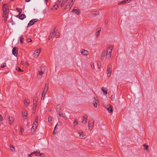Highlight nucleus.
I'll return each instance as SVG.
<instances>
[{
	"instance_id": "0e129e2a",
	"label": "nucleus",
	"mask_w": 157,
	"mask_h": 157,
	"mask_svg": "<svg viewBox=\"0 0 157 157\" xmlns=\"http://www.w3.org/2000/svg\"><path fill=\"white\" fill-rule=\"evenodd\" d=\"M31 0H25L26 2H29Z\"/></svg>"
},
{
	"instance_id": "13d9d810",
	"label": "nucleus",
	"mask_w": 157,
	"mask_h": 157,
	"mask_svg": "<svg viewBox=\"0 0 157 157\" xmlns=\"http://www.w3.org/2000/svg\"><path fill=\"white\" fill-rule=\"evenodd\" d=\"M60 1H59V0L57 2V3H56V4H58V5H59L60 4Z\"/></svg>"
},
{
	"instance_id": "bb28decb",
	"label": "nucleus",
	"mask_w": 157,
	"mask_h": 157,
	"mask_svg": "<svg viewBox=\"0 0 157 157\" xmlns=\"http://www.w3.org/2000/svg\"><path fill=\"white\" fill-rule=\"evenodd\" d=\"M94 100L95 101L93 102V104L94 105V106L95 107H97V103L96 102V101H97V100H96V99L94 97Z\"/></svg>"
},
{
	"instance_id": "4be33fe9",
	"label": "nucleus",
	"mask_w": 157,
	"mask_h": 157,
	"mask_svg": "<svg viewBox=\"0 0 157 157\" xmlns=\"http://www.w3.org/2000/svg\"><path fill=\"white\" fill-rule=\"evenodd\" d=\"M132 0H124L123 1L121 2L120 3H122V4H125V3H127L130 1H131Z\"/></svg>"
},
{
	"instance_id": "69168bd1",
	"label": "nucleus",
	"mask_w": 157,
	"mask_h": 157,
	"mask_svg": "<svg viewBox=\"0 0 157 157\" xmlns=\"http://www.w3.org/2000/svg\"><path fill=\"white\" fill-rule=\"evenodd\" d=\"M48 0H45V2H46V4H47V1Z\"/></svg>"
},
{
	"instance_id": "79ce46f5",
	"label": "nucleus",
	"mask_w": 157,
	"mask_h": 157,
	"mask_svg": "<svg viewBox=\"0 0 157 157\" xmlns=\"http://www.w3.org/2000/svg\"><path fill=\"white\" fill-rule=\"evenodd\" d=\"M144 150H147L148 149V146L147 145H146L145 144H144Z\"/></svg>"
},
{
	"instance_id": "680f3d73",
	"label": "nucleus",
	"mask_w": 157,
	"mask_h": 157,
	"mask_svg": "<svg viewBox=\"0 0 157 157\" xmlns=\"http://www.w3.org/2000/svg\"><path fill=\"white\" fill-rule=\"evenodd\" d=\"M16 10H17V11H18L19 10H20V8H18L17 7V8H16Z\"/></svg>"
},
{
	"instance_id": "de8ad7c7",
	"label": "nucleus",
	"mask_w": 157,
	"mask_h": 157,
	"mask_svg": "<svg viewBox=\"0 0 157 157\" xmlns=\"http://www.w3.org/2000/svg\"><path fill=\"white\" fill-rule=\"evenodd\" d=\"M47 91H46V90H44L43 91V95H45L46 92H47Z\"/></svg>"
},
{
	"instance_id": "5701e85b",
	"label": "nucleus",
	"mask_w": 157,
	"mask_h": 157,
	"mask_svg": "<svg viewBox=\"0 0 157 157\" xmlns=\"http://www.w3.org/2000/svg\"><path fill=\"white\" fill-rule=\"evenodd\" d=\"M52 31H53V32H52V33H50V36H49V37H48V40H50L51 38L52 37V36H53L54 33L55 31V29H53V30Z\"/></svg>"
},
{
	"instance_id": "5fc2aeb1",
	"label": "nucleus",
	"mask_w": 157,
	"mask_h": 157,
	"mask_svg": "<svg viewBox=\"0 0 157 157\" xmlns=\"http://www.w3.org/2000/svg\"><path fill=\"white\" fill-rule=\"evenodd\" d=\"M37 100H38V98H34V100L35 101V102H37Z\"/></svg>"
},
{
	"instance_id": "f03ea898",
	"label": "nucleus",
	"mask_w": 157,
	"mask_h": 157,
	"mask_svg": "<svg viewBox=\"0 0 157 157\" xmlns=\"http://www.w3.org/2000/svg\"><path fill=\"white\" fill-rule=\"evenodd\" d=\"M41 48H39L36 50L34 53L33 57L35 58H37L39 56Z\"/></svg>"
},
{
	"instance_id": "423d86ee",
	"label": "nucleus",
	"mask_w": 157,
	"mask_h": 157,
	"mask_svg": "<svg viewBox=\"0 0 157 157\" xmlns=\"http://www.w3.org/2000/svg\"><path fill=\"white\" fill-rule=\"evenodd\" d=\"M38 125V123H35V122H34L33 123V127H32L31 130L32 131L34 132L36 130Z\"/></svg>"
},
{
	"instance_id": "cd10ccee",
	"label": "nucleus",
	"mask_w": 157,
	"mask_h": 157,
	"mask_svg": "<svg viewBox=\"0 0 157 157\" xmlns=\"http://www.w3.org/2000/svg\"><path fill=\"white\" fill-rule=\"evenodd\" d=\"M71 8V7L70 6V5H69L68 4L67 5L65 8V10H67V9H69L67 10V11L69 10H70V9Z\"/></svg>"
},
{
	"instance_id": "09e8293b",
	"label": "nucleus",
	"mask_w": 157,
	"mask_h": 157,
	"mask_svg": "<svg viewBox=\"0 0 157 157\" xmlns=\"http://www.w3.org/2000/svg\"><path fill=\"white\" fill-rule=\"evenodd\" d=\"M52 121V118L51 117H50L48 118V121L49 122H50Z\"/></svg>"
},
{
	"instance_id": "4d7b16f0",
	"label": "nucleus",
	"mask_w": 157,
	"mask_h": 157,
	"mask_svg": "<svg viewBox=\"0 0 157 157\" xmlns=\"http://www.w3.org/2000/svg\"><path fill=\"white\" fill-rule=\"evenodd\" d=\"M2 116L0 115V121H2Z\"/></svg>"
},
{
	"instance_id": "a878e982",
	"label": "nucleus",
	"mask_w": 157,
	"mask_h": 157,
	"mask_svg": "<svg viewBox=\"0 0 157 157\" xmlns=\"http://www.w3.org/2000/svg\"><path fill=\"white\" fill-rule=\"evenodd\" d=\"M78 123V120L77 119H75L74 120V123H73V125H74V126H76L77 124Z\"/></svg>"
},
{
	"instance_id": "9d476101",
	"label": "nucleus",
	"mask_w": 157,
	"mask_h": 157,
	"mask_svg": "<svg viewBox=\"0 0 157 157\" xmlns=\"http://www.w3.org/2000/svg\"><path fill=\"white\" fill-rule=\"evenodd\" d=\"M80 52L84 55H87L88 54V52L87 50L84 49H81Z\"/></svg>"
},
{
	"instance_id": "473e14b6",
	"label": "nucleus",
	"mask_w": 157,
	"mask_h": 157,
	"mask_svg": "<svg viewBox=\"0 0 157 157\" xmlns=\"http://www.w3.org/2000/svg\"><path fill=\"white\" fill-rule=\"evenodd\" d=\"M20 41L21 43V44H22L24 41V38H23V37H22V36H20Z\"/></svg>"
},
{
	"instance_id": "c85d7f7f",
	"label": "nucleus",
	"mask_w": 157,
	"mask_h": 157,
	"mask_svg": "<svg viewBox=\"0 0 157 157\" xmlns=\"http://www.w3.org/2000/svg\"><path fill=\"white\" fill-rule=\"evenodd\" d=\"M102 91L103 92V94H106L107 93V90H105L103 87L102 88H101Z\"/></svg>"
},
{
	"instance_id": "a19ab883",
	"label": "nucleus",
	"mask_w": 157,
	"mask_h": 157,
	"mask_svg": "<svg viewBox=\"0 0 157 157\" xmlns=\"http://www.w3.org/2000/svg\"><path fill=\"white\" fill-rule=\"evenodd\" d=\"M106 56L107 58H109L111 56V54L107 53Z\"/></svg>"
},
{
	"instance_id": "e2e57ef3",
	"label": "nucleus",
	"mask_w": 157,
	"mask_h": 157,
	"mask_svg": "<svg viewBox=\"0 0 157 157\" xmlns=\"http://www.w3.org/2000/svg\"><path fill=\"white\" fill-rule=\"evenodd\" d=\"M58 125V124H56L55 127V128H54V130L56 129V127H57V126Z\"/></svg>"
},
{
	"instance_id": "a18cd8bd",
	"label": "nucleus",
	"mask_w": 157,
	"mask_h": 157,
	"mask_svg": "<svg viewBox=\"0 0 157 157\" xmlns=\"http://www.w3.org/2000/svg\"><path fill=\"white\" fill-rule=\"evenodd\" d=\"M60 34L59 33H57L56 35V38L60 36Z\"/></svg>"
},
{
	"instance_id": "c756f323",
	"label": "nucleus",
	"mask_w": 157,
	"mask_h": 157,
	"mask_svg": "<svg viewBox=\"0 0 157 157\" xmlns=\"http://www.w3.org/2000/svg\"><path fill=\"white\" fill-rule=\"evenodd\" d=\"M36 104L34 102L33 104V110H34V112H35L36 111Z\"/></svg>"
},
{
	"instance_id": "4c0bfd02",
	"label": "nucleus",
	"mask_w": 157,
	"mask_h": 157,
	"mask_svg": "<svg viewBox=\"0 0 157 157\" xmlns=\"http://www.w3.org/2000/svg\"><path fill=\"white\" fill-rule=\"evenodd\" d=\"M10 149L11 151H14L15 149L12 146H10Z\"/></svg>"
},
{
	"instance_id": "4468645a",
	"label": "nucleus",
	"mask_w": 157,
	"mask_h": 157,
	"mask_svg": "<svg viewBox=\"0 0 157 157\" xmlns=\"http://www.w3.org/2000/svg\"><path fill=\"white\" fill-rule=\"evenodd\" d=\"M22 115L23 117H25L24 119H26L27 118V111L25 110L24 112H22Z\"/></svg>"
},
{
	"instance_id": "b1692460",
	"label": "nucleus",
	"mask_w": 157,
	"mask_h": 157,
	"mask_svg": "<svg viewBox=\"0 0 157 157\" xmlns=\"http://www.w3.org/2000/svg\"><path fill=\"white\" fill-rule=\"evenodd\" d=\"M59 116L61 117H63L64 118V119H67V117L64 114H63V113H60Z\"/></svg>"
},
{
	"instance_id": "338daca9",
	"label": "nucleus",
	"mask_w": 157,
	"mask_h": 157,
	"mask_svg": "<svg viewBox=\"0 0 157 157\" xmlns=\"http://www.w3.org/2000/svg\"><path fill=\"white\" fill-rule=\"evenodd\" d=\"M53 134L54 135H55V130H54V131L53 132Z\"/></svg>"
},
{
	"instance_id": "0eeeda50",
	"label": "nucleus",
	"mask_w": 157,
	"mask_h": 157,
	"mask_svg": "<svg viewBox=\"0 0 157 157\" xmlns=\"http://www.w3.org/2000/svg\"><path fill=\"white\" fill-rule=\"evenodd\" d=\"M109 107L106 108V109L110 113H112L113 110V107L111 105H109Z\"/></svg>"
},
{
	"instance_id": "e433bc0d",
	"label": "nucleus",
	"mask_w": 157,
	"mask_h": 157,
	"mask_svg": "<svg viewBox=\"0 0 157 157\" xmlns=\"http://www.w3.org/2000/svg\"><path fill=\"white\" fill-rule=\"evenodd\" d=\"M38 116L37 115L35 118L34 122H35V123H38Z\"/></svg>"
},
{
	"instance_id": "1a4fd4ad",
	"label": "nucleus",
	"mask_w": 157,
	"mask_h": 157,
	"mask_svg": "<svg viewBox=\"0 0 157 157\" xmlns=\"http://www.w3.org/2000/svg\"><path fill=\"white\" fill-rule=\"evenodd\" d=\"M99 14V12L98 11H95L93 12L92 13H90L89 15V16H97Z\"/></svg>"
},
{
	"instance_id": "6e6552de",
	"label": "nucleus",
	"mask_w": 157,
	"mask_h": 157,
	"mask_svg": "<svg viewBox=\"0 0 157 157\" xmlns=\"http://www.w3.org/2000/svg\"><path fill=\"white\" fill-rule=\"evenodd\" d=\"M72 12L75 13L77 15H78L80 12V10L79 9H75L74 8L72 10Z\"/></svg>"
},
{
	"instance_id": "ea45409f",
	"label": "nucleus",
	"mask_w": 157,
	"mask_h": 157,
	"mask_svg": "<svg viewBox=\"0 0 157 157\" xmlns=\"http://www.w3.org/2000/svg\"><path fill=\"white\" fill-rule=\"evenodd\" d=\"M16 70L18 71L19 72L23 71V70H21L19 67H17L16 68Z\"/></svg>"
},
{
	"instance_id": "39448f33",
	"label": "nucleus",
	"mask_w": 157,
	"mask_h": 157,
	"mask_svg": "<svg viewBox=\"0 0 157 157\" xmlns=\"http://www.w3.org/2000/svg\"><path fill=\"white\" fill-rule=\"evenodd\" d=\"M112 72V66L110 65V67H108L107 69V75L108 77H109L110 76Z\"/></svg>"
},
{
	"instance_id": "bf43d9fd",
	"label": "nucleus",
	"mask_w": 157,
	"mask_h": 157,
	"mask_svg": "<svg viewBox=\"0 0 157 157\" xmlns=\"http://www.w3.org/2000/svg\"><path fill=\"white\" fill-rule=\"evenodd\" d=\"M40 155H39V156H40L41 157H43L44 156V154H42V153H40Z\"/></svg>"
},
{
	"instance_id": "6ab92c4d",
	"label": "nucleus",
	"mask_w": 157,
	"mask_h": 157,
	"mask_svg": "<svg viewBox=\"0 0 157 157\" xmlns=\"http://www.w3.org/2000/svg\"><path fill=\"white\" fill-rule=\"evenodd\" d=\"M33 153L35 154L36 156H39V155H40V151L39 150H37L36 151L33 152Z\"/></svg>"
},
{
	"instance_id": "37998d69",
	"label": "nucleus",
	"mask_w": 157,
	"mask_h": 157,
	"mask_svg": "<svg viewBox=\"0 0 157 157\" xmlns=\"http://www.w3.org/2000/svg\"><path fill=\"white\" fill-rule=\"evenodd\" d=\"M53 7L55 8V10H57L58 7V4H55L54 6Z\"/></svg>"
},
{
	"instance_id": "20e7f679",
	"label": "nucleus",
	"mask_w": 157,
	"mask_h": 157,
	"mask_svg": "<svg viewBox=\"0 0 157 157\" xmlns=\"http://www.w3.org/2000/svg\"><path fill=\"white\" fill-rule=\"evenodd\" d=\"M37 21V19H33L30 21L28 25V27H29L33 25Z\"/></svg>"
},
{
	"instance_id": "052dcab7",
	"label": "nucleus",
	"mask_w": 157,
	"mask_h": 157,
	"mask_svg": "<svg viewBox=\"0 0 157 157\" xmlns=\"http://www.w3.org/2000/svg\"><path fill=\"white\" fill-rule=\"evenodd\" d=\"M20 133H19V135H21V133H22V128H20Z\"/></svg>"
},
{
	"instance_id": "f8f14e48",
	"label": "nucleus",
	"mask_w": 157,
	"mask_h": 157,
	"mask_svg": "<svg viewBox=\"0 0 157 157\" xmlns=\"http://www.w3.org/2000/svg\"><path fill=\"white\" fill-rule=\"evenodd\" d=\"M2 8L3 11L7 10H9L7 4H3Z\"/></svg>"
},
{
	"instance_id": "ddd939ff",
	"label": "nucleus",
	"mask_w": 157,
	"mask_h": 157,
	"mask_svg": "<svg viewBox=\"0 0 157 157\" xmlns=\"http://www.w3.org/2000/svg\"><path fill=\"white\" fill-rule=\"evenodd\" d=\"M113 48V47L112 46L108 47L107 50V53L111 54V53L112 52Z\"/></svg>"
},
{
	"instance_id": "2f4dec72",
	"label": "nucleus",
	"mask_w": 157,
	"mask_h": 157,
	"mask_svg": "<svg viewBox=\"0 0 157 157\" xmlns=\"http://www.w3.org/2000/svg\"><path fill=\"white\" fill-rule=\"evenodd\" d=\"M74 1H71V2H69L68 4L69 5H70V6L71 7H71L72 6V5H73L74 4Z\"/></svg>"
},
{
	"instance_id": "f257e3e1",
	"label": "nucleus",
	"mask_w": 157,
	"mask_h": 157,
	"mask_svg": "<svg viewBox=\"0 0 157 157\" xmlns=\"http://www.w3.org/2000/svg\"><path fill=\"white\" fill-rule=\"evenodd\" d=\"M94 124V121L93 120H91L88 122L89 129L90 131L93 128Z\"/></svg>"
},
{
	"instance_id": "dca6fc26",
	"label": "nucleus",
	"mask_w": 157,
	"mask_h": 157,
	"mask_svg": "<svg viewBox=\"0 0 157 157\" xmlns=\"http://www.w3.org/2000/svg\"><path fill=\"white\" fill-rule=\"evenodd\" d=\"M14 121L13 118L12 117H9V123L10 124H12Z\"/></svg>"
},
{
	"instance_id": "393cba45",
	"label": "nucleus",
	"mask_w": 157,
	"mask_h": 157,
	"mask_svg": "<svg viewBox=\"0 0 157 157\" xmlns=\"http://www.w3.org/2000/svg\"><path fill=\"white\" fill-rule=\"evenodd\" d=\"M66 2V0H63L61 4V7H63Z\"/></svg>"
},
{
	"instance_id": "864d4df0",
	"label": "nucleus",
	"mask_w": 157,
	"mask_h": 157,
	"mask_svg": "<svg viewBox=\"0 0 157 157\" xmlns=\"http://www.w3.org/2000/svg\"><path fill=\"white\" fill-rule=\"evenodd\" d=\"M22 11V9H20V10H19V11H18L19 13V14H20L21 13Z\"/></svg>"
},
{
	"instance_id": "a211bd4d",
	"label": "nucleus",
	"mask_w": 157,
	"mask_h": 157,
	"mask_svg": "<svg viewBox=\"0 0 157 157\" xmlns=\"http://www.w3.org/2000/svg\"><path fill=\"white\" fill-rule=\"evenodd\" d=\"M43 68H44L43 67H41V70L40 71H39V74H38V75H40L42 76V74L44 73V71L43 70Z\"/></svg>"
},
{
	"instance_id": "3c124183",
	"label": "nucleus",
	"mask_w": 157,
	"mask_h": 157,
	"mask_svg": "<svg viewBox=\"0 0 157 157\" xmlns=\"http://www.w3.org/2000/svg\"><path fill=\"white\" fill-rule=\"evenodd\" d=\"M45 95H43V94H42V97L41 98V99L43 100L44 99V97Z\"/></svg>"
},
{
	"instance_id": "7c9ffc66",
	"label": "nucleus",
	"mask_w": 157,
	"mask_h": 157,
	"mask_svg": "<svg viewBox=\"0 0 157 157\" xmlns=\"http://www.w3.org/2000/svg\"><path fill=\"white\" fill-rule=\"evenodd\" d=\"M56 109L57 111L58 110H60L61 109V106L59 105H57L56 107Z\"/></svg>"
},
{
	"instance_id": "c03bdc74",
	"label": "nucleus",
	"mask_w": 157,
	"mask_h": 157,
	"mask_svg": "<svg viewBox=\"0 0 157 157\" xmlns=\"http://www.w3.org/2000/svg\"><path fill=\"white\" fill-rule=\"evenodd\" d=\"M34 154V153H33V152L31 153L30 154H29L28 155V157H32Z\"/></svg>"
},
{
	"instance_id": "412c9836",
	"label": "nucleus",
	"mask_w": 157,
	"mask_h": 157,
	"mask_svg": "<svg viewBox=\"0 0 157 157\" xmlns=\"http://www.w3.org/2000/svg\"><path fill=\"white\" fill-rule=\"evenodd\" d=\"M9 10H5L3 11V16H8Z\"/></svg>"
},
{
	"instance_id": "f704fd0d",
	"label": "nucleus",
	"mask_w": 157,
	"mask_h": 157,
	"mask_svg": "<svg viewBox=\"0 0 157 157\" xmlns=\"http://www.w3.org/2000/svg\"><path fill=\"white\" fill-rule=\"evenodd\" d=\"M48 89V85H47L46 84L45 86L44 87V90L47 91Z\"/></svg>"
},
{
	"instance_id": "c9c22d12",
	"label": "nucleus",
	"mask_w": 157,
	"mask_h": 157,
	"mask_svg": "<svg viewBox=\"0 0 157 157\" xmlns=\"http://www.w3.org/2000/svg\"><path fill=\"white\" fill-rule=\"evenodd\" d=\"M6 66V64L5 63H3L1 65V68H3Z\"/></svg>"
},
{
	"instance_id": "49530a36",
	"label": "nucleus",
	"mask_w": 157,
	"mask_h": 157,
	"mask_svg": "<svg viewBox=\"0 0 157 157\" xmlns=\"http://www.w3.org/2000/svg\"><path fill=\"white\" fill-rule=\"evenodd\" d=\"M26 40L27 42H31L32 41V39L30 38L27 39Z\"/></svg>"
},
{
	"instance_id": "9b49d317",
	"label": "nucleus",
	"mask_w": 157,
	"mask_h": 157,
	"mask_svg": "<svg viewBox=\"0 0 157 157\" xmlns=\"http://www.w3.org/2000/svg\"><path fill=\"white\" fill-rule=\"evenodd\" d=\"M78 133L79 134V136L82 139H83L85 138V135L81 131H79L78 132Z\"/></svg>"
},
{
	"instance_id": "6e6d98bb",
	"label": "nucleus",
	"mask_w": 157,
	"mask_h": 157,
	"mask_svg": "<svg viewBox=\"0 0 157 157\" xmlns=\"http://www.w3.org/2000/svg\"><path fill=\"white\" fill-rule=\"evenodd\" d=\"M91 67L93 69L94 68V63H93V64H91Z\"/></svg>"
},
{
	"instance_id": "7ed1b4c3",
	"label": "nucleus",
	"mask_w": 157,
	"mask_h": 157,
	"mask_svg": "<svg viewBox=\"0 0 157 157\" xmlns=\"http://www.w3.org/2000/svg\"><path fill=\"white\" fill-rule=\"evenodd\" d=\"M13 54L15 56H17L18 55V48L17 47H15L13 48L12 50Z\"/></svg>"
},
{
	"instance_id": "72a5a7b5",
	"label": "nucleus",
	"mask_w": 157,
	"mask_h": 157,
	"mask_svg": "<svg viewBox=\"0 0 157 157\" xmlns=\"http://www.w3.org/2000/svg\"><path fill=\"white\" fill-rule=\"evenodd\" d=\"M3 17L4 18V21L5 22H6L7 21V19L8 17V16H3Z\"/></svg>"
},
{
	"instance_id": "8fccbe9b",
	"label": "nucleus",
	"mask_w": 157,
	"mask_h": 157,
	"mask_svg": "<svg viewBox=\"0 0 157 157\" xmlns=\"http://www.w3.org/2000/svg\"><path fill=\"white\" fill-rule=\"evenodd\" d=\"M86 123V120L83 119L82 121V123L83 124H85Z\"/></svg>"
},
{
	"instance_id": "2eb2a0df",
	"label": "nucleus",
	"mask_w": 157,
	"mask_h": 157,
	"mask_svg": "<svg viewBox=\"0 0 157 157\" xmlns=\"http://www.w3.org/2000/svg\"><path fill=\"white\" fill-rule=\"evenodd\" d=\"M24 105L26 107H27L30 103V101L29 100H25L24 101Z\"/></svg>"
},
{
	"instance_id": "aec40b11",
	"label": "nucleus",
	"mask_w": 157,
	"mask_h": 157,
	"mask_svg": "<svg viewBox=\"0 0 157 157\" xmlns=\"http://www.w3.org/2000/svg\"><path fill=\"white\" fill-rule=\"evenodd\" d=\"M26 17V16L24 14H21L20 15L18 18L19 19L21 20H23L24 18Z\"/></svg>"
},
{
	"instance_id": "603ef678",
	"label": "nucleus",
	"mask_w": 157,
	"mask_h": 157,
	"mask_svg": "<svg viewBox=\"0 0 157 157\" xmlns=\"http://www.w3.org/2000/svg\"><path fill=\"white\" fill-rule=\"evenodd\" d=\"M11 24H12V25H14L15 24V22L13 21H11Z\"/></svg>"
},
{
	"instance_id": "f3484780",
	"label": "nucleus",
	"mask_w": 157,
	"mask_h": 157,
	"mask_svg": "<svg viewBox=\"0 0 157 157\" xmlns=\"http://www.w3.org/2000/svg\"><path fill=\"white\" fill-rule=\"evenodd\" d=\"M105 52H106L105 50H104L102 52L101 54V59H103L105 57Z\"/></svg>"
},
{
	"instance_id": "58836bf2",
	"label": "nucleus",
	"mask_w": 157,
	"mask_h": 157,
	"mask_svg": "<svg viewBox=\"0 0 157 157\" xmlns=\"http://www.w3.org/2000/svg\"><path fill=\"white\" fill-rule=\"evenodd\" d=\"M83 117L84 119H86V120H87L88 117L87 115L86 114H84L83 116Z\"/></svg>"
},
{
	"instance_id": "774afa93",
	"label": "nucleus",
	"mask_w": 157,
	"mask_h": 157,
	"mask_svg": "<svg viewBox=\"0 0 157 157\" xmlns=\"http://www.w3.org/2000/svg\"><path fill=\"white\" fill-rule=\"evenodd\" d=\"M101 31V29H99V30H98V33H99Z\"/></svg>"
}]
</instances>
